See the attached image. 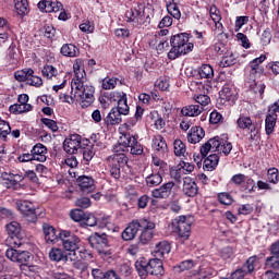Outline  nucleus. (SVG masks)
<instances>
[{
	"mask_svg": "<svg viewBox=\"0 0 279 279\" xmlns=\"http://www.w3.org/2000/svg\"><path fill=\"white\" fill-rule=\"evenodd\" d=\"M63 250L65 252H72L75 256L77 254V250H80V236L75 235V233L71 232L70 230H61V240Z\"/></svg>",
	"mask_w": 279,
	"mask_h": 279,
	"instance_id": "nucleus-8",
	"label": "nucleus"
},
{
	"mask_svg": "<svg viewBox=\"0 0 279 279\" xmlns=\"http://www.w3.org/2000/svg\"><path fill=\"white\" fill-rule=\"evenodd\" d=\"M138 138L137 134H132L130 132H124L122 133V135L120 136V141L122 142V144L124 145V147H126L128 149H130V147H132L135 143V141Z\"/></svg>",
	"mask_w": 279,
	"mask_h": 279,
	"instance_id": "nucleus-39",
	"label": "nucleus"
},
{
	"mask_svg": "<svg viewBox=\"0 0 279 279\" xmlns=\"http://www.w3.org/2000/svg\"><path fill=\"white\" fill-rule=\"evenodd\" d=\"M136 234H138V230L136 229L135 220H133L122 231L121 236L124 241H134V239H136Z\"/></svg>",
	"mask_w": 279,
	"mask_h": 279,
	"instance_id": "nucleus-30",
	"label": "nucleus"
},
{
	"mask_svg": "<svg viewBox=\"0 0 279 279\" xmlns=\"http://www.w3.org/2000/svg\"><path fill=\"white\" fill-rule=\"evenodd\" d=\"M265 60H267V54H260L248 62L246 69H248L250 78L254 82L259 77H263V75L265 77L269 75V73L265 71V66H263Z\"/></svg>",
	"mask_w": 279,
	"mask_h": 279,
	"instance_id": "nucleus-7",
	"label": "nucleus"
},
{
	"mask_svg": "<svg viewBox=\"0 0 279 279\" xmlns=\"http://www.w3.org/2000/svg\"><path fill=\"white\" fill-rule=\"evenodd\" d=\"M137 232H153L156 230V223L148 219H135Z\"/></svg>",
	"mask_w": 279,
	"mask_h": 279,
	"instance_id": "nucleus-29",
	"label": "nucleus"
},
{
	"mask_svg": "<svg viewBox=\"0 0 279 279\" xmlns=\"http://www.w3.org/2000/svg\"><path fill=\"white\" fill-rule=\"evenodd\" d=\"M198 276L202 279L213 278L215 276V269L208 265H202L198 268Z\"/></svg>",
	"mask_w": 279,
	"mask_h": 279,
	"instance_id": "nucleus-49",
	"label": "nucleus"
},
{
	"mask_svg": "<svg viewBox=\"0 0 279 279\" xmlns=\"http://www.w3.org/2000/svg\"><path fill=\"white\" fill-rule=\"evenodd\" d=\"M41 123L48 128V130H51V132H58L60 128L58 126V122L54 120H51L49 118H41Z\"/></svg>",
	"mask_w": 279,
	"mask_h": 279,
	"instance_id": "nucleus-61",
	"label": "nucleus"
},
{
	"mask_svg": "<svg viewBox=\"0 0 279 279\" xmlns=\"http://www.w3.org/2000/svg\"><path fill=\"white\" fill-rule=\"evenodd\" d=\"M114 110H118L120 114L128 117L130 114V106L128 105V95L123 97L117 105V107H113Z\"/></svg>",
	"mask_w": 279,
	"mask_h": 279,
	"instance_id": "nucleus-46",
	"label": "nucleus"
},
{
	"mask_svg": "<svg viewBox=\"0 0 279 279\" xmlns=\"http://www.w3.org/2000/svg\"><path fill=\"white\" fill-rule=\"evenodd\" d=\"M76 183L83 193H93L95 191V179L93 177L81 175L76 179Z\"/></svg>",
	"mask_w": 279,
	"mask_h": 279,
	"instance_id": "nucleus-22",
	"label": "nucleus"
},
{
	"mask_svg": "<svg viewBox=\"0 0 279 279\" xmlns=\"http://www.w3.org/2000/svg\"><path fill=\"white\" fill-rule=\"evenodd\" d=\"M279 171L278 168H269L267 170V180L269 184H278L279 182Z\"/></svg>",
	"mask_w": 279,
	"mask_h": 279,
	"instance_id": "nucleus-57",
	"label": "nucleus"
},
{
	"mask_svg": "<svg viewBox=\"0 0 279 279\" xmlns=\"http://www.w3.org/2000/svg\"><path fill=\"white\" fill-rule=\"evenodd\" d=\"M191 35L189 33H178L170 37V50L168 51V60H178L182 56H189L195 48L193 43H190Z\"/></svg>",
	"mask_w": 279,
	"mask_h": 279,
	"instance_id": "nucleus-1",
	"label": "nucleus"
},
{
	"mask_svg": "<svg viewBox=\"0 0 279 279\" xmlns=\"http://www.w3.org/2000/svg\"><path fill=\"white\" fill-rule=\"evenodd\" d=\"M221 101H236V88L232 83H226L219 92Z\"/></svg>",
	"mask_w": 279,
	"mask_h": 279,
	"instance_id": "nucleus-18",
	"label": "nucleus"
},
{
	"mask_svg": "<svg viewBox=\"0 0 279 279\" xmlns=\"http://www.w3.org/2000/svg\"><path fill=\"white\" fill-rule=\"evenodd\" d=\"M215 137L210 138L208 142H206L204 145L201 146V156L202 158H206L208 156V153L210 149L215 150Z\"/></svg>",
	"mask_w": 279,
	"mask_h": 279,
	"instance_id": "nucleus-59",
	"label": "nucleus"
},
{
	"mask_svg": "<svg viewBox=\"0 0 279 279\" xmlns=\"http://www.w3.org/2000/svg\"><path fill=\"white\" fill-rule=\"evenodd\" d=\"M154 254L156 258H167L171 254V243L169 241H161L156 244Z\"/></svg>",
	"mask_w": 279,
	"mask_h": 279,
	"instance_id": "nucleus-28",
	"label": "nucleus"
},
{
	"mask_svg": "<svg viewBox=\"0 0 279 279\" xmlns=\"http://www.w3.org/2000/svg\"><path fill=\"white\" fill-rule=\"evenodd\" d=\"M265 266L268 267L269 269H279V257L276 255H271L266 258L265 260Z\"/></svg>",
	"mask_w": 279,
	"mask_h": 279,
	"instance_id": "nucleus-60",
	"label": "nucleus"
},
{
	"mask_svg": "<svg viewBox=\"0 0 279 279\" xmlns=\"http://www.w3.org/2000/svg\"><path fill=\"white\" fill-rule=\"evenodd\" d=\"M250 88L254 93V95H257L259 99H264L265 88H267V85H265V83H254L250 86Z\"/></svg>",
	"mask_w": 279,
	"mask_h": 279,
	"instance_id": "nucleus-50",
	"label": "nucleus"
},
{
	"mask_svg": "<svg viewBox=\"0 0 279 279\" xmlns=\"http://www.w3.org/2000/svg\"><path fill=\"white\" fill-rule=\"evenodd\" d=\"M38 9L40 12L51 13L53 12V1L51 0H41L38 2Z\"/></svg>",
	"mask_w": 279,
	"mask_h": 279,
	"instance_id": "nucleus-58",
	"label": "nucleus"
},
{
	"mask_svg": "<svg viewBox=\"0 0 279 279\" xmlns=\"http://www.w3.org/2000/svg\"><path fill=\"white\" fill-rule=\"evenodd\" d=\"M219 165V155L211 154L204 159L203 169L204 171H215Z\"/></svg>",
	"mask_w": 279,
	"mask_h": 279,
	"instance_id": "nucleus-34",
	"label": "nucleus"
},
{
	"mask_svg": "<svg viewBox=\"0 0 279 279\" xmlns=\"http://www.w3.org/2000/svg\"><path fill=\"white\" fill-rule=\"evenodd\" d=\"M151 147L158 156H165L167 151H169V146L167 145V141L162 135H155L153 137Z\"/></svg>",
	"mask_w": 279,
	"mask_h": 279,
	"instance_id": "nucleus-19",
	"label": "nucleus"
},
{
	"mask_svg": "<svg viewBox=\"0 0 279 279\" xmlns=\"http://www.w3.org/2000/svg\"><path fill=\"white\" fill-rule=\"evenodd\" d=\"M5 231L8 234L7 243H9L10 247H21V245H23L21 223L11 221L5 225Z\"/></svg>",
	"mask_w": 279,
	"mask_h": 279,
	"instance_id": "nucleus-6",
	"label": "nucleus"
},
{
	"mask_svg": "<svg viewBox=\"0 0 279 279\" xmlns=\"http://www.w3.org/2000/svg\"><path fill=\"white\" fill-rule=\"evenodd\" d=\"M119 82V78L112 77V78H105L102 81V88L104 90H112L117 87V83Z\"/></svg>",
	"mask_w": 279,
	"mask_h": 279,
	"instance_id": "nucleus-62",
	"label": "nucleus"
},
{
	"mask_svg": "<svg viewBox=\"0 0 279 279\" xmlns=\"http://www.w3.org/2000/svg\"><path fill=\"white\" fill-rule=\"evenodd\" d=\"M256 260H258L257 255L248 257L240 269H242L246 276H252L253 271L256 269Z\"/></svg>",
	"mask_w": 279,
	"mask_h": 279,
	"instance_id": "nucleus-37",
	"label": "nucleus"
},
{
	"mask_svg": "<svg viewBox=\"0 0 279 279\" xmlns=\"http://www.w3.org/2000/svg\"><path fill=\"white\" fill-rule=\"evenodd\" d=\"M16 206L26 221H29V223H36V221H38V209H36L34 203L29 201H19Z\"/></svg>",
	"mask_w": 279,
	"mask_h": 279,
	"instance_id": "nucleus-10",
	"label": "nucleus"
},
{
	"mask_svg": "<svg viewBox=\"0 0 279 279\" xmlns=\"http://www.w3.org/2000/svg\"><path fill=\"white\" fill-rule=\"evenodd\" d=\"M194 77L196 80H213L215 77V70L210 64H202L194 70Z\"/></svg>",
	"mask_w": 279,
	"mask_h": 279,
	"instance_id": "nucleus-20",
	"label": "nucleus"
},
{
	"mask_svg": "<svg viewBox=\"0 0 279 279\" xmlns=\"http://www.w3.org/2000/svg\"><path fill=\"white\" fill-rule=\"evenodd\" d=\"M204 136H206V131H204V128L192 126L187 132V142H190L192 145H196V143H199Z\"/></svg>",
	"mask_w": 279,
	"mask_h": 279,
	"instance_id": "nucleus-25",
	"label": "nucleus"
},
{
	"mask_svg": "<svg viewBox=\"0 0 279 279\" xmlns=\"http://www.w3.org/2000/svg\"><path fill=\"white\" fill-rule=\"evenodd\" d=\"M154 239V231H141L140 243L147 245Z\"/></svg>",
	"mask_w": 279,
	"mask_h": 279,
	"instance_id": "nucleus-64",
	"label": "nucleus"
},
{
	"mask_svg": "<svg viewBox=\"0 0 279 279\" xmlns=\"http://www.w3.org/2000/svg\"><path fill=\"white\" fill-rule=\"evenodd\" d=\"M32 75H34V71L32 70V68L16 71L14 73V77H15L16 82H26L27 83V81L29 80V77H32Z\"/></svg>",
	"mask_w": 279,
	"mask_h": 279,
	"instance_id": "nucleus-43",
	"label": "nucleus"
},
{
	"mask_svg": "<svg viewBox=\"0 0 279 279\" xmlns=\"http://www.w3.org/2000/svg\"><path fill=\"white\" fill-rule=\"evenodd\" d=\"M135 269L140 278L145 279L149 276L148 262L145 257H142L140 260L135 262Z\"/></svg>",
	"mask_w": 279,
	"mask_h": 279,
	"instance_id": "nucleus-35",
	"label": "nucleus"
},
{
	"mask_svg": "<svg viewBox=\"0 0 279 279\" xmlns=\"http://www.w3.org/2000/svg\"><path fill=\"white\" fill-rule=\"evenodd\" d=\"M31 153L33 154L34 160H36L37 162H47L48 149L47 146H45V144H35L31 149Z\"/></svg>",
	"mask_w": 279,
	"mask_h": 279,
	"instance_id": "nucleus-23",
	"label": "nucleus"
},
{
	"mask_svg": "<svg viewBox=\"0 0 279 279\" xmlns=\"http://www.w3.org/2000/svg\"><path fill=\"white\" fill-rule=\"evenodd\" d=\"M71 86H72V90H74V93L82 92L84 86H86V85H84V81H82V76H80V73L75 72V76L72 80Z\"/></svg>",
	"mask_w": 279,
	"mask_h": 279,
	"instance_id": "nucleus-51",
	"label": "nucleus"
},
{
	"mask_svg": "<svg viewBox=\"0 0 279 279\" xmlns=\"http://www.w3.org/2000/svg\"><path fill=\"white\" fill-rule=\"evenodd\" d=\"M204 111V107L199 105H187L181 109L182 117H199Z\"/></svg>",
	"mask_w": 279,
	"mask_h": 279,
	"instance_id": "nucleus-32",
	"label": "nucleus"
},
{
	"mask_svg": "<svg viewBox=\"0 0 279 279\" xmlns=\"http://www.w3.org/2000/svg\"><path fill=\"white\" fill-rule=\"evenodd\" d=\"M15 246H11L5 251V256L12 263H19L20 265H26L31 258L32 253L28 251L15 250Z\"/></svg>",
	"mask_w": 279,
	"mask_h": 279,
	"instance_id": "nucleus-13",
	"label": "nucleus"
},
{
	"mask_svg": "<svg viewBox=\"0 0 279 279\" xmlns=\"http://www.w3.org/2000/svg\"><path fill=\"white\" fill-rule=\"evenodd\" d=\"M76 252H77V254H78L81 260L90 262V260H93V258H94L93 251H90V250H88V248H86V247H84V246H82V247L78 246V248L76 250Z\"/></svg>",
	"mask_w": 279,
	"mask_h": 279,
	"instance_id": "nucleus-53",
	"label": "nucleus"
},
{
	"mask_svg": "<svg viewBox=\"0 0 279 279\" xmlns=\"http://www.w3.org/2000/svg\"><path fill=\"white\" fill-rule=\"evenodd\" d=\"M182 192L186 197H197V194L199 193V186H197L195 179L191 177H184Z\"/></svg>",
	"mask_w": 279,
	"mask_h": 279,
	"instance_id": "nucleus-17",
	"label": "nucleus"
},
{
	"mask_svg": "<svg viewBox=\"0 0 279 279\" xmlns=\"http://www.w3.org/2000/svg\"><path fill=\"white\" fill-rule=\"evenodd\" d=\"M173 232L181 239V241H189L191 238V228L193 220L191 216H179L171 222Z\"/></svg>",
	"mask_w": 279,
	"mask_h": 279,
	"instance_id": "nucleus-4",
	"label": "nucleus"
},
{
	"mask_svg": "<svg viewBox=\"0 0 279 279\" xmlns=\"http://www.w3.org/2000/svg\"><path fill=\"white\" fill-rule=\"evenodd\" d=\"M10 34H12V27L10 26V23H8V20L0 17V40L5 43V40L10 38Z\"/></svg>",
	"mask_w": 279,
	"mask_h": 279,
	"instance_id": "nucleus-36",
	"label": "nucleus"
},
{
	"mask_svg": "<svg viewBox=\"0 0 279 279\" xmlns=\"http://www.w3.org/2000/svg\"><path fill=\"white\" fill-rule=\"evenodd\" d=\"M90 247L96 250L99 258L110 263L112 260V248L110 247V242L108 241V234L95 232L87 239Z\"/></svg>",
	"mask_w": 279,
	"mask_h": 279,
	"instance_id": "nucleus-2",
	"label": "nucleus"
},
{
	"mask_svg": "<svg viewBox=\"0 0 279 279\" xmlns=\"http://www.w3.org/2000/svg\"><path fill=\"white\" fill-rule=\"evenodd\" d=\"M278 121V114L268 113L265 119V132L267 136H271L276 132V123Z\"/></svg>",
	"mask_w": 279,
	"mask_h": 279,
	"instance_id": "nucleus-31",
	"label": "nucleus"
},
{
	"mask_svg": "<svg viewBox=\"0 0 279 279\" xmlns=\"http://www.w3.org/2000/svg\"><path fill=\"white\" fill-rule=\"evenodd\" d=\"M128 94L125 92H105L104 97L105 99H108V101L117 102L119 104L123 97H125Z\"/></svg>",
	"mask_w": 279,
	"mask_h": 279,
	"instance_id": "nucleus-42",
	"label": "nucleus"
},
{
	"mask_svg": "<svg viewBox=\"0 0 279 279\" xmlns=\"http://www.w3.org/2000/svg\"><path fill=\"white\" fill-rule=\"evenodd\" d=\"M126 23H133L134 27L145 25V7L142 3L128 10L124 14Z\"/></svg>",
	"mask_w": 279,
	"mask_h": 279,
	"instance_id": "nucleus-11",
	"label": "nucleus"
},
{
	"mask_svg": "<svg viewBox=\"0 0 279 279\" xmlns=\"http://www.w3.org/2000/svg\"><path fill=\"white\" fill-rule=\"evenodd\" d=\"M214 151L223 154V156H230V153L232 151V143L228 141L227 135L214 137Z\"/></svg>",
	"mask_w": 279,
	"mask_h": 279,
	"instance_id": "nucleus-16",
	"label": "nucleus"
},
{
	"mask_svg": "<svg viewBox=\"0 0 279 279\" xmlns=\"http://www.w3.org/2000/svg\"><path fill=\"white\" fill-rule=\"evenodd\" d=\"M209 15L211 21H214V23H218V21H221L222 19L221 11L215 4L210 5Z\"/></svg>",
	"mask_w": 279,
	"mask_h": 279,
	"instance_id": "nucleus-63",
	"label": "nucleus"
},
{
	"mask_svg": "<svg viewBox=\"0 0 279 279\" xmlns=\"http://www.w3.org/2000/svg\"><path fill=\"white\" fill-rule=\"evenodd\" d=\"M180 4H167V12L168 14H171L173 19L177 21H180L182 17V12H180Z\"/></svg>",
	"mask_w": 279,
	"mask_h": 279,
	"instance_id": "nucleus-55",
	"label": "nucleus"
},
{
	"mask_svg": "<svg viewBox=\"0 0 279 279\" xmlns=\"http://www.w3.org/2000/svg\"><path fill=\"white\" fill-rule=\"evenodd\" d=\"M41 229L48 245H56L62 239V231H58V229L47 222L43 225Z\"/></svg>",
	"mask_w": 279,
	"mask_h": 279,
	"instance_id": "nucleus-14",
	"label": "nucleus"
},
{
	"mask_svg": "<svg viewBox=\"0 0 279 279\" xmlns=\"http://www.w3.org/2000/svg\"><path fill=\"white\" fill-rule=\"evenodd\" d=\"M129 149L132 156H143L145 153V148L143 147V144L138 142V140H136L133 145L129 147Z\"/></svg>",
	"mask_w": 279,
	"mask_h": 279,
	"instance_id": "nucleus-54",
	"label": "nucleus"
},
{
	"mask_svg": "<svg viewBox=\"0 0 279 279\" xmlns=\"http://www.w3.org/2000/svg\"><path fill=\"white\" fill-rule=\"evenodd\" d=\"M129 161L130 158L125 154H113L107 157L108 171L113 180H121L123 169H125Z\"/></svg>",
	"mask_w": 279,
	"mask_h": 279,
	"instance_id": "nucleus-3",
	"label": "nucleus"
},
{
	"mask_svg": "<svg viewBox=\"0 0 279 279\" xmlns=\"http://www.w3.org/2000/svg\"><path fill=\"white\" fill-rule=\"evenodd\" d=\"M10 135V122L5 120H0V141L8 142V136Z\"/></svg>",
	"mask_w": 279,
	"mask_h": 279,
	"instance_id": "nucleus-48",
	"label": "nucleus"
},
{
	"mask_svg": "<svg viewBox=\"0 0 279 279\" xmlns=\"http://www.w3.org/2000/svg\"><path fill=\"white\" fill-rule=\"evenodd\" d=\"M121 117L123 116L121 114V112H119V109L112 108L107 117L104 118V125H106V128H113V125H120V123L123 122V119Z\"/></svg>",
	"mask_w": 279,
	"mask_h": 279,
	"instance_id": "nucleus-21",
	"label": "nucleus"
},
{
	"mask_svg": "<svg viewBox=\"0 0 279 279\" xmlns=\"http://www.w3.org/2000/svg\"><path fill=\"white\" fill-rule=\"evenodd\" d=\"M60 53L64 58H77L80 56V49L73 44H64L60 49Z\"/></svg>",
	"mask_w": 279,
	"mask_h": 279,
	"instance_id": "nucleus-33",
	"label": "nucleus"
},
{
	"mask_svg": "<svg viewBox=\"0 0 279 279\" xmlns=\"http://www.w3.org/2000/svg\"><path fill=\"white\" fill-rule=\"evenodd\" d=\"M14 7L20 16H25L29 12V2L27 0H14Z\"/></svg>",
	"mask_w": 279,
	"mask_h": 279,
	"instance_id": "nucleus-40",
	"label": "nucleus"
},
{
	"mask_svg": "<svg viewBox=\"0 0 279 279\" xmlns=\"http://www.w3.org/2000/svg\"><path fill=\"white\" fill-rule=\"evenodd\" d=\"M80 151H82L85 162H90L95 158V145L88 138L83 140Z\"/></svg>",
	"mask_w": 279,
	"mask_h": 279,
	"instance_id": "nucleus-24",
	"label": "nucleus"
},
{
	"mask_svg": "<svg viewBox=\"0 0 279 279\" xmlns=\"http://www.w3.org/2000/svg\"><path fill=\"white\" fill-rule=\"evenodd\" d=\"M99 219L92 213H86L83 222L81 223V228H95L98 226Z\"/></svg>",
	"mask_w": 279,
	"mask_h": 279,
	"instance_id": "nucleus-41",
	"label": "nucleus"
},
{
	"mask_svg": "<svg viewBox=\"0 0 279 279\" xmlns=\"http://www.w3.org/2000/svg\"><path fill=\"white\" fill-rule=\"evenodd\" d=\"M217 199L219 204H222L223 206H232V204H234V198L232 197V194L228 192L218 193Z\"/></svg>",
	"mask_w": 279,
	"mask_h": 279,
	"instance_id": "nucleus-45",
	"label": "nucleus"
},
{
	"mask_svg": "<svg viewBox=\"0 0 279 279\" xmlns=\"http://www.w3.org/2000/svg\"><path fill=\"white\" fill-rule=\"evenodd\" d=\"M49 258L54 263H66V260H69V257L66 256V254H64V251L56 247L50 250Z\"/></svg>",
	"mask_w": 279,
	"mask_h": 279,
	"instance_id": "nucleus-38",
	"label": "nucleus"
},
{
	"mask_svg": "<svg viewBox=\"0 0 279 279\" xmlns=\"http://www.w3.org/2000/svg\"><path fill=\"white\" fill-rule=\"evenodd\" d=\"M175 187V182L169 181L163 183L157 189H154L150 192L151 197L155 199H169L171 197V193H173V189Z\"/></svg>",
	"mask_w": 279,
	"mask_h": 279,
	"instance_id": "nucleus-15",
	"label": "nucleus"
},
{
	"mask_svg": "<svg viewBox=\"0 0 279 279\" xmlns=\"http://www.w3.org/2000/svg\"><path fill=\"white\" fill-rule=\"evenodd\" d=\"M74 99L80 101L81 108H90L95 104V87L85 85L81 92H74Z\"/></svg>",
	"mask_w": 279,
	"mask_h": 279,
	"instance_id": "nucleus-9",
	"label": "nucleus"
},
{
	"mask_svg": "<svg viewBox=\"0 0 279 279\" xmlns=\"http://www.w3.org/2000/svg\"><path fill=\"white\" fill-rule=\"evenodd\" d=\"M84 138L80 134H71L63 142V149L65 154L73 156L77 154L78 149H82V143H84Z\"/></svg>",
	"mask_w": 279,
	"mask_h": 279,
	"instance_id": "nucleus-12",
	"label": "nucleus"
},
{
	"mask_svg": "<svg viewBox=\"0 0 279 279\" xmlns=\"http://www.w3.org/2000/svg\"><path fill=\"white\" fill-rule=\"evenodd\" d=\"M70 217L72 221H76L77 223H84L86 213L82 209H72L70 211Z\"/></svg>",
	"mask_w": 279,
	"mask_h": 279,
	"instance_id": "nucleus-52",
	"label": "nucleus"
},
{
	"mask_svg": "<svg viewBox=\"0 0 279 279\" xmlns=\"http://www.w3.org/2000/svg\"><path fill=\"white\" fill-rule=\"evenodd\" d=\"M162 173L165 172L154 169L151 173L145 178L146 186H148V189L160 186V184H162Z\"/></svg>",
	"mask_w": 279,
	"mask_h": 279,
	"instance_id": "nucleus-27",
	"label": "nucleus"
},
{
	"mask_svg": "<svg viewBox=\"0 0 279 279\" xmlns=\"http://www.w3.org/2000/svg\"><path fill=\"white\" fill-rule=\"evenodd\" d=\"M41 74L46 80H53V77L58 76V69L53 65L46 64L41 70Z\"/></svg>",
	"mask_w": 279,
	"mask_h": 279,
	"instance_id": "nucleus-47",
	"label": "nucleus"
},
{
	"mask_svg": "<svg viewBox=\"0 0 279 279\" xmlns=\"http://www.w3.org/2000/svg\"><path fill=\"white\" fill-rule=\"evenodd\" d=\"M165 274V266L160 257L148 260V275L149 276H162Z\"/></svg>",
	"mask_w": 279,
	"mask_h": 279,
	"instance_id": "nucleus-26",
	"label": "nucleus"
},
{
	"mask_svg": "<svg viewBox=\"0 0 279 279\" xmlns=\"http://www.w3.org/2000/svg\"><path fill=\"white\" fill-rule=\"evenodd\" d=\"M236 62V57H234V54H230L221 59L219 66H221V69H227L228 66H234Z\"/></svg>",
	"mask_w": 279,
	"mask_h": 279,
	"instance_id": "nucleus-56",
	"label": "nucleus"
},
{
	"mask_svg": "<svg viewBox=\"0 0 279 279\" xmlns=\"http://www.w3.org/2000/svg\"><path fill=\"white\" fill-rule=\"evenodd\" d=\"M174 156L178 158L186 156V144L182 140H174L173 142Z\"/></svg>",
	"mask_w": 279,
	"mask_h": 279,
	"instance_id": "nucleus-44",
	"label": "nucleus"
},
{
	"mask_svg": "<svg viewBox=\"0 0 279 279\" xmlns=\"http://www.w3.org/2000/svg\"><path fill=\"white\" fill-rule=\"evenodd\" d=\"M236 125L240 130H247L250 141H256L260 134V125L256 121H252L250 116L241 113L236 120Z\"/></svg>",
	"mask_w": 279,
	"mask_h": 279,
	"instance_id": "nucleus-5",
	"label": "nucleus"
}]
</instances>
